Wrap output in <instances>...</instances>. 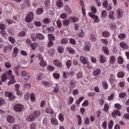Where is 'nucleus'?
Masks as SVG:
<instances>
[{
    "mask_svg": "<svg viewBox=\"0 0 129 129\" xmlns=\"http://www.w3.org/2000/svg\"><path fill=\"white\" fill-rule=\"evenodd\" d=\"M91 45L90 44V42H87L85 43V50L86 51H89L90 50V46Z\"/></svg>",
    "mask_w": 129,
    "mask_h": 129,
    "instance_id": "obj_17",
    "label": "nucleus"
},
{
    "mask_svg": "<svg viewBox=\"0 0 129 129\" xmlns=\"http://www.w3.org/2000/svg\"><path fill=\"white\" fill-rule=\"evenodd\" d=\"M80 60L83 64H86L87 63V58H86L83 56L80 57Z\"/></svg>",
    "mask_w": 129,
    "mask_h": 129,
    "instance_id": "obj_25",
    "label": "nucleus"
},
{
    "mask_svg": "<svg viewBox=\"0 0 129 129\" xmlns=\"http://www.w3.org/2000/svg\"><path fill=\"white\" fill-rule=\"evenodd\" d=\"M26 119L27 121L31 122V121H34V120H35L36 118L34 116L33 114H31L27 117Z\"/></svg>",
    "mask_w": 129,
    "mask_h": 129,
    "instance_id": "obj_9",
    "label": "nucleus"
},
{
    "mask_svg": "<svg viewBox=\"0 0 129 129\" xmlns=\"http://www.w3.org/2000/svg\"><path fill=\"white\" fill-rule=\"evenodd\" d=\"M112 115L113 117H116V115L120 116L121 115V113L118 110H115L112 113Z\"/></svg>",
    "mask_w": 129,
    "mask_h": 129,
    "instance_id": "obj_8",
    "label": "nucleus"
},
{
    "mask_svg": "<svg viewBox=\"0 0 129 129\" xmlns=\"http://www.w3.org/2000/svg\"><path fill=\"white\" fill-rule=\"evenodd\" d=\"M71 21H72V23H76L77 22H78V18L77 17H71L70 18Z\"/></svg>",
    "mask_w": 129,
    "mask_h": 129,
    "instance_id": "obj_35",
    "label": "nucleus"
},
{
    "mask_svg": "<svg viewBox=\"0 0 129 129\" xmlns=\"http://www.w3.org/2000/svg\"><path fill=\"white\" fill-rule=\"evenodd\" d=\"M109 81L110 83H114V81H115V77L114 76V75L111 74L110 77L109 79Z\"/></svg>",
    "mask_w": 129,
    "mask_h": 129,
    "instance_id": "obj_16",
    "label": "nucleus"
},
{
    "mask_svg": "<svg viewBox=\"0 0 129 129\" xmlns=\"http://www.w3.org/2000/svg\"><path fill=\"white\" fill-rule=\"evenodd\" d=\"M91 10L93 14H96V13H97V10L96 9V8H95V6H92L91 8Z\"/></svg>",
    "mask_w": 129,
    "mask_h": 129,
    "instance_id": "obj_40",
    "label": "nucleus"
},
{
    "mask_svg": "<svg viewBox=\"0 0 129 129\" xmlns=\"http://www.w3.org/2000/svg\"><path fill=\"white\" fill-rule=\"evenodd\" d=\"M70 23H71V21L70 19H66L62 21V25L66 27L67 26H69V25H70Z\"/></svg>",
    "mask_w": 129,
    "mask_h": 129,
    "instance_id": "obj_14",
    "label": "nucleus"
},
{
    "mask_svg": "<svg viewBox=\"0 0 129 129\" xmlns=\"http://www.w3.org/2000/svg\"><path fill=\"white\" fill-rule=\"evenodd\" d=\"M53 62L55 66H57V67H62V63L58 60L54 59Z\"/></svg>",
    "mask_w": 129,
    "mask_h": 129,
    "instance_id": "obj_11",
    "label": "nucleus"
},
{
    "mask_svg": "<svg viewBox=\"0 0 129 129\" xmlns=\"http://www.w3.org/2000/svg\"><path fill=\"white\" fill-rule=\"evenodd\" d=\"M51 122L52 124H54V125H57V124H58V120L55 118H51Z\"/></svg>",
    "mask_w": 129,
    "mask_h": 129,
    "instance_id": "obj_26",
    "label": "nucleus"
},
{
    "mask_svg": "<svg viewBox=\"0 0 129 129\" xmlns=\"http://www.w3.org/2000/svg\"><path fill=\"white\" fill-rule=\"evenodd\" d=\"M60 19L64 20L68 18V15L66 13H63L60 15Z\"/></svg>",
    "mask_w": 129,
    "mask_h": 129,
    "instance_id": "obj_32",
    "label": "nucleus"
},
{
    "mask_svg": "<svg viewBox=\"0 0 129 129\" xmlns=\"http://www.w3.org/2000/svg\"><path fill=\"white\" fill-rule=\"evenodd\" d=\"M33 19L34 13L33 12H30L27 15L26 18H25V22H26V23H31Z\"/></svg>",
    "mask_w": 129,
    "mask_h": 129,
    "instance_id": "obj_2",
    "label": "nucleus"
},
{
    "mask_svg": "<svg viewBox=\"0 0 129 129\" xmlns=\"http://www.w3.org/2000/svg\"><path fill=\"white\" fill-rule=\"evenodd\" d=\"M45 112H46V113H48V114H52V113H53V110H52V109L51 108H46L45 109Z\"/></svg>",
    "mask_w": 129,
    "mask_h": 129,
    "instance_id": "obj_39",
    "label": "nucleus"
},
{
    "mask_svg": "<svg viewBox=\"0 0 129 129\" xmlns=\"http://www.w3.org/2000/svg\"><path fill=\"white\" fill-rule=\"evenodd\" d=\"M20 69V66H17L14 67V71L16 73L17 76H19V70Z\"/></svg>",
    "mask_w": 129,
    "mask_h": 129,
    "instance_id": "obj_34",
    "label": "nucleus"
},
{
    "mask_svg": "<svg viewBox=\"0 0 129 129\" xmlns=\"http://www.w3.org/2000/svg\"><path fill=\"white\" fill-rule=\"evenodd\" d=\"M47 70H48V71H50V72H51V71H54V70H55V68L52 66H48Z\"/></svg>",
    "mask_w": 129,
    "mask_h": 129,
    "instance_id": "obj_52",
    "label": "nucleus"
},
{
    "mask_svg": "<svg viewBox=\"0 0 129 129\" xmlns=\"http://www.w3.org/2000/svg\"><path fill=\"white\" fill-rule=\"evenodd\" d=\"M31 38L33 41H36L37 38L36 37V34L34 33L31 34Z\"/></svg>",
    "mask_w": 129,
    "mask_h": 129,
    "instance_id": "obj_60",
    "label": "nucleus"
},
{
    "mask_svg": "<svg viewBox=\"0 0 129 129\" xmlns=\"http://www.w3.org/2000/svg\"><path fill=\"white\" fill-rule=\"evenodd\" d=\"M110 33L109 32L107 31H104L102 33V35L103 37H105V38H107V37H109Z\"/></svg>",
    "mask_w": 129,
    "mask_h": 129,
    "instance_id": "obj_43",
    "label": "nucleus"
},
{
    "mask_svg": "<svg viewBox=\"0 0 129 129\" xmlns=\"http://www.w3.org/2000/svg\"><path fill=\"white\" fill-rule=\"evenodd\" d=\"M36 38L37 40H44V36L42 33H37L36 35Z\"/></svg>",
    "mask_w": 129,
    "mask_h": 129,
    "instance_id": "obj_13",
    "label": "nucleus"
},
{
    "mask_svg": "<svg viewBox=\"0 0 129 129\" xmlns=\"http://www.w3.org/2000/svg\"><path fill=\"white\" fill-rule=\"evenodd\" d=\"M90 39L92 42H95L96 41V37L93 35H91Z\"/></svg>",
    "mask_w": 129,
    "mask_h": 129,
    "instance_id": "obj_57",
    "label": "nucleus"
},
{
    "mask_svg": "<svg viewBox=\"0 0 129 129\" xmlns=\"http://www.w3.org/2000/svg\"><path fill=\"white\" fill-rule=\"evenodd\" d=\"M42 124L43 126H47V118L44 117L42 121Z\"/></svg>",
    "mask_w": 129,
    "mask_h": 129,
    "instance_id": "obj_59",
    "label": "nucleus"
},
{
    "mask_svg": "<svg viewBox=\"0 0 129 129\" xmlns=\"http://www.w3.org/2000/svg\"><path fill=\"white\" fill-rule=\"evenodd\" d=\"M100 61L102 63H104V62H105V57L102 54L100 55Z\"/></svg>",
    "mask_w": 129,
    "mask_h": 129,
    "instance_id": "obj_47",
    "label": "nucleus"
},
{
    "mask_svg": "<svg viewBox=\"0 0 129 129\" xmlns=\"http://www.w3.org/2000/svg\"><path fill=\"white\" fill-rule=\"evenodd\" d=\"M21 75L24 78V79L26 80V81H28L30 79V75L28 73V72L23 71L21 73Z\"/></svg>",
    "mask_w": 129,
    "mask_h": 129,
    "instance_id": "obj_5",
    "label": "nucleus"
},
{
    "mask_svg": "<svg viewBox=\"0 0 129 129\" xmlns=\"http://www.w3.org/2000/svg\"><path fill=\"white\" fill-rule=\"evenodd\" d=\"M23 109H24V106L22 104H18L14 106V110H15L17 112H21V111H23Z\"/></svg>",
    "mask_w": 129,
    "mask_h": 129,
    "instance_id": "obj_4",
    "label": "nucleus"
},
{
    "mask_svg": "<svg viewBox=\"0 0 129 129\" xmlns=\"http://www.w3.org/2000/svg\"><path fill=\"white\" fill-rule=\"evenodd\" d=\"M56 6L58 8H62L63 7V2L61 1H57L56 2Z\"/></svg>",
    "mask_w": 129,
    "mask_h": 129,
    "instance_id": "obj_27",
    "label": "nucleus"
},
{
    "mask_svg": "<svg viewBox=\"0 0 129 129\" xmlns=\"http://www.w3.org/2000/svg\"><path fill=\"white\" fill-rule=\"evenodd\" d=\"M110 27L112 29V30H115L116 29L115 23L112 22L110 24Z\"/></svg>",
    "mask_w": 129,
    "mask_h": 129,
    "instance_id": "obj_42",
    "label": "nucleus"
},
{
    "mask_svg": "<svg viewBox=\"0 0 129 129\" xmlns=\"http://www.w3.org/2000/svg\"><path fill=\"white\" fill-rule=\"evenodd\" d=\"M75 84H76V82H74V81L73 80L70 81V85L71 88H74V87H75Z\"/></svg>",
    "mask_w": 129,
    "mask_h": 129,
    "instance_id": "obj_33",
    "label": "nucleus"
},
{
    "mask_svg": "<svg viewBox=\"0 0 129 129\" xmlns=\"http://www.w3.org/2000/svg\"><path fill=\"white\" fill-rule=\"evenodd\" d=\"M109 19L110 20H114V12L111 11L109 13Z\"/></svg>",
    "mask_w": 129,
    "mask_h": 129,
    "instance_id": "obj_23",
    "label": "nucleus"
},
{
    "mask_svg": "<svg viewBox=\"0 0 129 129\" xmlns=\"http://www.w3.org/2000/svg\"><path fill=\"white\" fill-rule=\"evenodd\" d=\"M126 37V35L123 33L120 34L118 36V37L119 38V39H120V40H123V39H125Z\"/></svg>",
    "mask_w": 129,
    "mask_h": 129,
    "instance_id": "obj_29",
    "label": "nucleus"
},
{
    "mask_svg": "<svg viewBox=\"0 0 129 129\" xmlns=\"http://www.w3.org/2000/svg\"><path fill=\"white\" fill-rule=\"evenodd\" d=\"M5 96H6L7 97H9L10 100H14V98H13V95L10 92H6Z\"/></svg>",
    "mask_w": 129,
    "mask_h": 129,
    "instance_id": "obj_15",
    "label": "nucleus"
},
{
    "mask_svg": "<svg viewBox=\"0 0 129 129\" xmlns=\"http://www.w3.org/2000/svg\"><path fill=\"white\" fill-rule=\"evenodd\" d=\"M8 74L10 77L11 78V80L8 83L9 85H11V84H13L16 82V80H15V76L13 75V72L11 70H10L8 72Z\"/></svg>",
    "mask_w": 129,
    "mask_h": 129,
    "instance_id": "obj_1",
    "label": "nucleus"
},
{
    "mask_svg": "<svg viewBox=\"0 0 129 129\" xmlns=\"http://www.w3.org/2000/svg\"><path fill=\"white\" fill-rule=\"evenodd\" d=\"M60 43L64 44H67V43H68V39H67V38H62L60 41Z\"/></svg>",
    "mask_w": 129,
    "mask_h": 129,
    "instance_id": "obj_53",
    "label": "nucleus"
},
{
    "mask_svg": "<svg viewBox=\"0 0 129 129\" xmlns=\"http://www.w3.org/2000/svg\"><path fill=\"white\" fill-rule=\"evenodd\" d=\"M12 48H13V46H9L8 47H5L4 48V53H7V51L8 50V49H9L10 52H11V51H12Z\"/></svg>",
    "mask_w": 129,
    "mask_h": 129,
    "instance_id": "obj_36",
    "label": "nucleus"
},
{
    "mask_svg": "<svg viewBox=\"0 0 129 129\" xmlns=\"http://www.w3.org/2000/svg\"><path fill=\"white\" fill-rule=\"evenodd\" d=\"M8 40L11 44H15V43H16V39L15 38L13 37V36H9L8 37Z\"/></svg>",
    "mask_w": 129,
    "mask_h": 129,
    "instance_id": "obj_24",
    "label": "nucleus"
},
{
    "mask_svg": "<svg viewBox=\"0 0 129 129\" xmlns=\"http://www.w3.org/2000/svg\"><path fill=\"white\" fill-rule=\"evenodd\" d=\"M33 116L35 117V118H38V117L41 115V111H35L33 112Z\"/></svg>",
    "mask_w": 129,
    "mask_h": 129,
    "instance_id": "obj_18",
    "label": "nucleus"
},
{
    "mask_svg": "<svg viewBox=\"0 0 129 129\" xmlns=\"http://www.w3.org/2000/svg\"><path fill=\"white\" fill-rule=\"evenodd\" d=\"M89 15L90 16V17H91V18H92V19H94V23H98V22H99L100 20L98 19V16L92 14V13H90L89 14Z\"/></svg>",
    "mask_w": 129,
    "mask_h": 129,
    "instance_id": "obj_7",
    "label": "nucleus"
},
{
    "mask_svg": "<svg viewBox=\"0 0 129 129\" xmlns=\"http://www.w3.org/2000/svg\"><path fill=\"white\" fill-rule=\"evenodd\" d=\"M48 37L49 41H50V40H51V41H55V37L53 34H49L48 35Z\"/></svg>",
    "mask_w": 129,
    "mask_h": 129,
    "instance_id": "obj_28",
    "label": "nucleus"
},
{
    "mask_svg": "<svg viewBox=\"0 0 129 129\" xmlns=\"http://www.w3.org/2000/svg\"><path fill=\"white\" fill-rule=\"evenodd\" d=\"M71 64H72L71 60H68L66 62L67 68L69 69L70 67H71Z\"/></svg>",
    "mask_w": 129,
    "mask_h": 129,
    "instance_id": "obj_58",
    "label": "nucleus"
},
{
    "mask_svg": "<svg viewBox=\"0 0 129 129\" xmlns=\"http://www.w3.org/2000/svg\"><path fill=\"white\" fill-rule=\"evenodd\" d=\"M57 51L59 53H62L64 52V48H63V47L62 46H58L57 48Z\"/></svg>",
    "mask_w": 129,
    "mask_h": 129,
    "instance_id": "obj_49",
    "label": "nucleus"
},
{
    "mask_svg": "<svg viewBox=\"0 0 129 129\" xmlns=\"http://www.w3.org/2000/svg\"><path fill=\"white\" fill-rule=\"evenodd\" d=\"M43 22L44 24H49L51 22V20L49 18H45L43 19Z\"/></svg>",
    "mask_w": 129,
    "mask_h": 129,
    "instance_id": "obj_50",
    "label": "nucleus"
},
{
    "mask_svg": "<svg viewBox=\"0 0 129 129\" xmlns=\"http://www.w3.org/2000/svg\"><path fill=\"white\" fill-rule=\"evenodd\" d=\"M13 129H21V126L19 124H14L12 127Z\"/></svg>",
    "mask_w": 129,
    "mask_h": 129,
    "instance_id": "obj_63",
    "label": "nucleus"
},
{
    "mask_svg": "<svg viewBox=\"0 0 129 129\" xmlns=\"http://www.w3.org/2000/svg\"><path fill=\"white\" fill-rule=\"evenodd\" d=\"M43 78V74L39 73L38 75V76L36 78L37 80H42V79Z\"/></svg>",
    "mask_w": 129,
    "mask_h": 129,
    "instance_id": "obj_54",
    "label": "nucleus"
},
{
    "mask_svg": "<svg viewBox=\"0 0 129 129\" xmlns=\"http://www.w3.org/2000/svg\"><path fill=\"white\" fill-rule=\"evenodd\" d=\"M118 63L119 64H122V63H123V59L121 56H119L118 58Z\"/></svg>",
    "mask_w": 129,
    "mask_h": 129,
    "instance_id": "obj_56",
    "label": "nucleus"
},
{
    "mask_svg": "<svg viewBox=\"0 0 129 129\" xmlns=\"http://www.w3.org/2000/svg\"><path fill=\"white\" fill-rule=\"evenodd\" d=\"M7 121H8V122H10V123H13L15 122V118L11 115L7 116Z\"/></svg>",
    "mask_w": 129,
    "mask_h": 129,
    "instance_id": "obj_12",
    "label": "nucleus"
},
{
    "mask_svg": "<svg viewBox=\"0 0 129 129\" xmlns=\"http://www.w3.org/2000/svg\"><path fill=\"white\" fill-rule=\"evenodd\" d=\"M116 13L117 15V18L118 19H121V18H122V16H123V12L122 11V10L118 9L116 10Z\"/></svg>",
    "mask_w": 129,
    "mask_h": 129,
    "instance_id": "obj_6",
    "label": "nucleus"
},
{
    "mask_svg": "<svg viewBox=\"0 0 129 129\" xmlns=\"http://www.w3.org/2000/svg\"><path fill=\"white\" fill-rule=\"evenodd\" d=\"M64 12L69 15H71V14H72V11L68 5H66L64 6Z\"/></svg>",
    "mask_w": 129,
    "mask_h": 129,
    "instance_id": "obj_10",
    "label": "nucleus"
},
{
    "mask_svg": "<svg viewBox=\"0 0 129 129\" xmlns=\"http://www.w3.org/2000/svg\"><path fill=\"white\" fill-rule=\"evenodd\" d=\"M115 62V57L113 56H112L110 58V63L111 64H113Z\"/></svg>",
    "mask_w": 129,
    "mask_h": 129,
    "instance_id": "obj_45",
    "label": "nucleus"
},
{
    "mask_svg": "<svg viewBox=\"0 0 129 129\" xmlns=\"http://www.w3.org/2000/svg\"><path fill=\"white\" fill-rule=\"evenodd\" d=\"M43 12H44V10H43V9H42V8H38L36 10V14L37 15H42V14H43Z\"/></svg>",
    "mask_w": 129,
    "mask_h": 129,
    "instance_id": "obj_30",
    "label": "nucleus"
},
{
    "mask_svg": "<svg viewBox=\"0 0 129 129\" xmlns=\"http://www.w3.org/2000/svg\"><path fill=\"white\" fill-rule=\"evenodd\" d=\"M114 107H115V108L118 109V110H120V109H121V105L118 103L115 104Z\"/></svg>",
    "mask_w": 129,
    "mask_h": 129,
    "instance_id": "obj_48",
    "label": "nucleus"
},
{
    "mask_svg": "<svg viewBox=\"0 0 129 129\" xmlns=\"http://www.w3.org/2000/svg\"><path fill=\"white\" fill-rule=\"evenodd\" d=\"M102 84L104 88V89H107L108 88V85H107V83H106V82L103 81L102 83Z\"/></svg>",
    "mask_w": 129,
    "mask_h": 129,
    "instance_id": "obj_46",
    "label": "nucleus"
},
{
    "mask_svg": "<svg viewBox=\"0 0 129 129\" xmlns=\"http://www.w3.org/2000/svg\"><path fill=\"white\" fill-rule=\"evenodd\" d=\"M107 12H106V11L103 10L101 13V18H105V17H107Z\"/></svg>",
    "mask_w": 129,
    "mask_h": 129,
    "instance_id": "obj_37",
    "label": "nucleus"
},
{
    "mask_svg": "<svg viewBox=\"0 0 129 129\" xmlns=\"http://www.w3.org/2000/svg\"><path fill=\"white\" fill-rule=\"evenodd\" d=\"M1 34L2 36V37H4V38H6V37H7L8 36V33L6 32V31H4V30H2L1 32Z\"/></svg>",
    "mask_w": 129,
    "mask_h": 129,
    "instance_id": "obj_41",
    "label": "nucleus"
},
{
    "mask_svg": "<svg viewBox=\"0 0 129 129\" xmlns=\"http://www.w3.org/2000/svg\"><path fill=\"white\" fill-rule=\"evenodd\" d=\"M119 45L121 48L123 49H128V46L125 42H121L119 43Z\"/></svg>",
    "mask_w": 129,
    "mask_h": 129,
    "instance_id": "obj_20",
    "label": "nucleus"
},
{
    "mask_svg": "<svg viewBox=\"0 0 129 129\" xmlns=\"http://www.w3.org/2000/svg\"><path fill=\"white\" fill-rule=\"evenodd\" d=\"M123 76H124V73L122 72H119L117 74V77L119 78H122V77H123Z\"/></svg>",
    "mask_w": 129,
    "mask_h": 129,
    "instance_id": "obj_55",
    "label": "nucleus"
},
{
    "mask_svg": "<svg viewBox=\"0 0 129 129\" xmlns=\"http://www.w3.org/2000/svg\"><path fill=\"white\" fill-rule=\"evenodd\" d=\"M101 72V71H100V69H96L93 72V75L94 76H97V75H99Z\"/></svg>",
    "mask_w": 129,
    "mask_h": 129,
    "instance_id": "obj_21",
    "label": "nucleus"
},
{
    "mask_svg": "<svg viewBox=\"0 0 129 129\" xmlns=\"http://www.w3.org/2000/svg\"><path fill=\"white\" fill-rule=\"evenodd\" d=\"M18 53H19V49H18V48L15 47L14 48V52L12 54V56L14 58L17 57V56H18Z\"/></svg>",
    "mask_w": 129,
    "mask_h": 129,
    "instance_id": "obj_19",
    "label": "nucleus"
},
{
    "mask_svg": "<svg viewBox=\"0 0 129 129\" xmlns=\"http://www.w3.org/2000/svg\"><path fill=\"white\" fill-rule=\"evenodd\" d=\"M103 51L104 52L105 54L108 55L109 54V51H108V48L106 46L103 47Z\"/></svg>",
    "mask_w": 129,
    "mask_h": 129,
    "instance_id": "obj_31",
    "label": "nucleus"
},
{
    "mask_svg": "<svg viewBox=\"0 0 129 129\" xmlns=\"http://www.w3.org/2000/svg\"><path fill=\"white\" fill-rule=\"evenodd\" d=\"M5 67H6L8 69H10V68L12 67V64L9 62H7L5 63Z\"/></svg>",
    "mask_w": 129,
    "mask_h": 129,
    "instance_id": "obj_62",
    "label": "nucleus"
},
{
    "mask_svg": "<svg viewBox=\"0 0 129 129\" xmlns=\"http://www.w3.org/2000/svg\"><path fill=\"white\" fill-rule=\"evenodd\" d=\"M31 129H36V128L37 127V124H36V123H32L31 125Z\"/></svg>",
    "mask_w": 129,
    "mask_h": 129,
    "instance_id": "obj_64",
    "label": "nucleus"
},
{
    "mask_svg": "<svg viewBox=\"0 0 129 129\" xmlns=\"http://www.w3.org/2000/svg\"><path fill=\"white\" fill-rule=\"evenodd\" d=\"M7 79H8V74L6 73H4L2 76V82H5V81H7Z\"/></svg>",
    "mask_w": 129,
    "mask_h": 129,
    "instance_id": "obj_22",
    "label": "nucleus"
},
{
    "mask_svg": "<svg viewBox=\"0 0 129 129\" xmlns=\"http://www.w3.org/2000/svg\"><path fill=\"white\" fill-rule=\"evenodd\" d=\"M67 51L69 53H70V54H74V53H75V51L71 47H67Z\"/></svg>",
    "mask_w": 129,
    "mask_h": 129,
    "instance_id": "obj_38",
    "label": "nucleus"
},
{
    "mask_svg": "<svg viewBox=\"0 0 129 129\" xmlns=\"http://www.w3.org/2000/svg\"><path fill=\"white\" fill-rule=\"evenodd\" d=\"M53 45H54V43L53 42V41L49 40L47 44V47H48V48H50V47H52Z\"/></svg>",
    "mask_w": 129,
    "mask_h": 129,
    "instance_id": "obj_51",
    "label": "nucleus"
},
{
    "mask_svg": "<svg viewBox=\"0 0 129 129\" xmlns=\"http://www.w3.org/2000/svg\"><path fill=\"white\" fill-rule=\"evenodd\" d=\"M38 58H39V61H40L39 64L41 67H45V66H47V62H46V61L44 60V57H43L42 55L39 54Z\"/></svg>",
    "mask_w": 129,
    "mask_h": 129,
    "instance_id": "obj_3",
    "label": "nucleus"
},
{
    "mask_svg": "<svg viewBox=\"0 0 129 129\" xmlns=\"http://www.w3.org/2000/svg\"><path fill=\"white\" fill-rule=\"evenodd\" d=\"M26 36V32L25 31H21L19 34V37H25Z\"/></svg>",
    "mask_w": 129,
    "mask_h": 129,
    "instance_id": "obj_61",
    "label": "nucleus"
},
{
    "mask_svg": "<svg viewBox=\"0 0 129 129\" xmlns=\"http://www.w3.org/2000/svg\"><path fill=\"white\" fill-rule=\"evenodd\" d=\"M113 127V121L111 120L108 124V128L111 129Z\"/></svg>",
    "mask_w": 129,
    "mask_h": 129,
    "instance_id": "obj_44",
    "label": "nucleus"
}]
</instances>
